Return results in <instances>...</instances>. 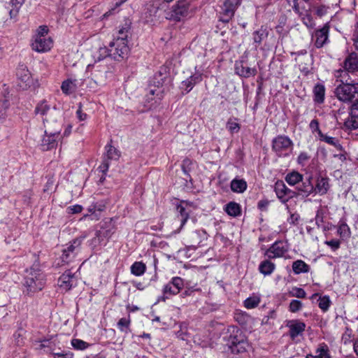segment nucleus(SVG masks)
I'll return each instance as SVG.
<instances>
[{
    "instance_id": "63",
    "label": "nucleus",
    "mask_w": 358,
    "mask_h": 358,
    "mask_svg": "<svg viewBox=\"0 0 358 358\" xmlns=\"http://www.w3.org/2000/svg\"><path fill=\"white\" fill-rule=\"evenodd\" d=\"M243 315H237L236 316V320L239 322V323H243L244 322V318H243Z\"/></svg>"
},
{
    "instance_id": "25",
    "label": "nucleus",
    "mask_w": 358,
    "mask_h": 358,
    "mask_svg": "<svg viewBox=\"0 0 358 358\" xmlns=\"http://www.w3.org/2000/svg\"><path fill=\"white\" fill-rule=\"evenodd\" d=\"M330 188L329 180L328 178L320 177L317 180L314 192L320 195H324L327 193Z\"/></svg>"
},
{
    "instance_id": "49",
    "label": "nucleus",
    "mask_w": 358,
    "mask_h": 358,
    "mask_svg": "<svg viewBox=\"0 0 358 358\" xmlns=\"http://www.w3.org/2000/svg\"><path fill=\"white\" fill-rule=\"evenodd\" d=\"M324 244L330 247L332 250L336 251L340 248L341 241L337 239H331L330 241H326Z\"/></svg>"
},
{
    "instance_id": "12",
    "label": "nucleus",
    "mask_w": 358,
    "mask_h": 358,
    "mask_svg": "<svg viewBox=\"0 0 358 358\" xmlns=\"http://www.w3.org/2000/svg\"><path fill=\"white\" fill-rule=\"evenodd\" d=\"M287 251V243L282 241H277L266 250L264 255L269 259L280 258L283 257Z\"/></svg>"
},
{
    "instance_id": "22",
    "label": "nucleus",
    "mask_w": 358,
    "mask_h": 358,
    "mask_svg": "<svg viewBox=\"0 0 358 358\" xmlns=\"http://www.w3.org/2000/svg\"><path fill=\"white\" fill-rule=\"evenodd\" d=\"M191 204L185 201H182L179 205L177 206V211L180 217V227H182L189 217L191 213Z\"/></svg>"
},
{
    "instance_id": "43",
    "label": "nucleus",
    "mask_w": 358,
    "mask_h": 358,
    "mask_svg": "<svg viewBox=\"0 0 358 358\" xmlns=\"http://www.w3.org/2000/svg\"><path fill=\"white\" fill-rule=\"evenodd\" d=\"M9 104L7 100L5 99L0 102V124H2L6 118V110Z\"/></svg>"
},
{
    "instance_id": "32",
    "label": "nucleus",
    "mask_w": 358,
    "mask_h": 358,
    "mask_svg": "<svg viewBox=\"0 0 358 358\" xmlns=\"http://www.w3.org/2000/svg\"><path fill=\"white\" fill-rule=\"evenodd\" d=\"M24 0H10L8 3V6L7 9L9 10V15L10 18L15 17L21 7L23 4Z\"/></svg>"
},
{
    "instance_id": "50",
    "label": "nucleus",
    "mask_w": 358,
    "mask_h": 358,
    "mask_svg": "<svg viewBox=\"0 0 358 358\" xmlns=\"http://www.w3.org/2000/svg\"><path fill=\"white\" fill-rule=\"evenodd\" d=\"M315 220L317 227L320 228V227H322L324 223V212L322 210H318L317 211Z\"/></svg>"
},
{
    "instance_id": "3",
    "label": "nucleus",
    "mask_w": 358,
    "mask_h": 358,
    "mask_svg": "<svg viewBox=\"0 0 358 358\" xmlns=\"http://www.w3.org/2000/svg\"><path fill=\"white\" fill-rule=\"evenodd\" d=\"M45 285L44 273L38 268L31 266L26 270V275L23 283V293L28 296H33L42 290Z\"/></svg>"
},
{
    "instance_id": "53",
    "label": "nucleus",
    "mask_w": 358,
    "mask_h": 358,
    "mask_svg": "<svg viewBox=\"0 0 358 358\" xmlns=\"http://www.w3.org/2000/svg\"><path fill=\"white\" fill-rule=\"evenodd\" d=\"M54 358H73V354L69 351L53 353Z\"/></svg>"
},
{
    "instance_id": "41",
    "label": "nucleus",
    "mask_w": 358,
    "mask_h": 358,
    "mask_svg": "<svg viewBox=\"0 0 358 358\" xmlns=\"http://www.w3.org/2000/svg\"><path fill=\"white\" fill-rule=\"evenodd\" d=\"M236 118L230 117L227 122V129L231 134L237 133L240 130V124L235 122Z\"/></svg>"
},
{
    "instance_id": "9",
    "label": "nucleus",
    "mask_w": 358,
    "mask_h": 358,
    "mask_svg": "<svg viewBox=\"0 0 358 358\" xmlns=\"http://www.w3.org/2000/svg\"><path fill=\"white\" fill-rule=\"evenodd\" d=\"M190 1L189 0H178L172 6L166 14V18L169 20L180 22L189 14Z\"/></svg>"
},
{
    "instance_id": "13",
    "label": "nucleus",
    "mask_w": 358,
    "mask_h": 358,
    "mask_svg": "<svg viewBox=\"0 0 358 358\" xmlns=\"http://www.w3.org/2000/svg\"><path fill=\"white\" fill-rule=\"evenodd\" d=\"M183 285V280L181 278L173 277L163 288L164 296L162 297V300L164 301L169 296L178 294L182 289Z\"/></svg>"
},
{
    "instance_id": "42",
    "label": "nucleus",
    "mask_w": 358,
    "mask_h": 358,
    "mask_svg": "<svg viewBox=\"0 0 358 358\" xmlns=\"http://www.w3.org/2000/svg\"><path fill=\"white\" fill-rule=\"evenodd\" d=\"M260 303V299L257 296L248 297L244 301V306L248 309L257 307Z\"/></svg>"
},
{
    "instance_id": "30",
    "label": "nucleus",
    "mask_w": 358,
    "mask_h": 358,
    "mask_svg": "<svg viewBox=\"0 0 358 358\" xmlns=\"http://www.w3.org/2000/svg\"><path fill=\"white\" fill-rule=\"evenodd\" d=\"M275 265L269 259L262 261L259 266V271L264 275H270L275 270Z\"/></svg>"
},
{
    "instance_id": "29",
    "label": "nucleus",
    "mask_w": 358,
    "mask_h": 358,
    "mask_svg": "<svg viewBox=\"0 0 358 358\" xmlns=\"http://www.w3.org/2000/svg\"><path fill=\"white\" fill-rule=\"evenodd\" d=\"M247 187V182L243 179L234 178L231 180L230 184L231 191L236 193L244 192Z\"/></svg>"
},
{
    "instance_id": "1",
    "label": "nucleus",
    "mask_w": 358,
    "mask_h": 358,
    "mask_svg": "<svg viewBox=\"0 0 358 358\" xmlns=\"http://www.w3.org/2000/svg\"><path fill=\"white\" fill-rule=\"evenodd\" d=\"M334 76L340 82L358 83V55L355 52L349 54L334 72Z\"/></svg>"
},
{
    "instance_id": "14",
    "label": "nucleus",
    "mask_w": 358,
    "mask_h": 358,
    "mask_svg": "<svg viewBox=\"0 0 358 358\" xmlns=\"http://www.w3.org/2000/svg\"><path fill=\"white\" fill-rule=\"evenodd\" d=\"M106 155L99 169L105 173L109 168V160H118L120 157V151L111 145H106L105 147Z\"/></svg>"
},
{
    "instance_id": "5",
    "label": "nucleus",
    "mask_w": 358,
    "mask_h": 358,
    "mask_svg": "<svg viewBox=\"0 0 358 358\" xmlns=\"http://www.w3.org/2000/svg\"><path fill=\"white\" fill-rule=\"evenodd\" d=\"M358 83L341 82L334 90L335 96L341 102L352 104L358 101Z\"/></svg>"
},
{
    "instance_id": "58",
    "label": "nucleus",
    "mask_w": 358,
    "mask_h": 358,
    "mask_svg": "<svg viewBox=\"0 0 358 358\" xmlns=\"http://www.w3.org/2000/svg\"><path fill=\"white\" fill-rule=\"evenodd\" d=\"M268 205V201L266 200H261L258 202L257 206L261 210H265Z\"/></svg>"
},
{
    "instance_id": "23",
    "label": "nucleus",
    "mask_w": 358,
    "mask_h": 358,
    "mask_svg": "<svg viewBox=\"0 0 358 358\" xmlns=\"http://www.w3.org/2000/svg\"><path fill=\"white\" fill-rule=\"evenodd\" d=\"M287 326L289 329V336L293 339L302 334L306 328L305 323L298 320L289 321Z\"/></svg>"
},
{
    "instance_id": "26",
    "label": "nucleus",
    "mask_w": 358,
    "mask_h": 358,
    "mask_svg": "<svg viewBox=\"0 0 358 358\" xmlns=\"http://www.w3.org/2000/svg\"><path fill=\"white\" fill-rule=\"evenodd\" d=\"M292 270L294 274L299 275L301 273H308L310 270V266L301 259H298L292 263Z\"/></svg>"
},
{
    "instance_id": "2",
    "label": "nucleus",
    "mask_w": 358,
    "mask_h": 358,
    "mask_svg": "<svg viewBox=\"0 0 358 358\" xmlns=\"http://www.w3.org/2000/svg\"><path fill=\"white\" fill-rule=\"evenodd\" d=\"M129 25L125 24L124 27L118 31L117 35L114 40L109 44L110 55L115 60H121L126 57L129 52V48L127 45V38L129 34Z\"/></svg>"
},
{
    "instance_id": "37",
    "label": "nucleus",
    "mask_w": 358,
    "mask_h": 358,
    "mask_svg": "<svg viewBox=\"0 0 358 358\" xmlns=\"http://www.w3.org/2000/svg\"><path fill=\"white\" fill-rule=\"evenodd\" d=\"M319 137L322 141H324L325 143L334 146L335 148H336L338 150H341L342 148L341 144L338 142V140H337L334 137L329 136L327 134H324L323 133H322Z\"/></svg>"
},
{
    "instance_id": "44",
    "label": "nucleus",
    "mask_w": 358,
    "mask_h": 358,
    "mask_svg": "<svg viewBox=\"0 0 358 358\" xmlns=\"http://www.w3.org/2000/svg\"><path fill=\"white\" fill-rule=\"evenodd\" d=\"M130 324L129 318L122 317L117 322L118 329L122 332H127Z\"/></svg>"
},
{
    "instance_id": "20",
    "label": "nucleus",
    "mask_w": 358,
    "mask_h": 358,
    "mask_svg": "<svg viewBox=\"0 0 358 358\" xmlns=\"http://www.w3.org/2000/svg\"><path fill=\"white\" fill-rule=\"evenodd\" d=\"M202 80V73L196 72L181 83L180 89L183 94L189 93L193 87Z\"/></svg>"
},
{
    "instance_id": "51",
    "label": "nucleus",
    "mask_w": 358,
    "mask_h": 358,
    "mask_svg": "<svg viewBox=\"0 0 358 358\" xmlns=\"http://www.w3.org/2000/svg\"><path fill=\"white\" fill-rule=\"evenodd\" d=\"M309 127L313 132H317L319 136L322 133L320 129L319 122L317 119H314L310 122Z\"/></svg>"
},
{
    "instance_id": "4",
    "label": "nucleus",
    "mask_w": 358,
    "mask_h": 358,
    "mask_svg": "<svg viewBox=\"0 0 358 358\" xmlns=\"http://www.w3.org/2000/svg\"><path fill=\"white\" fill-rule=\"evenodd\" d=\"M34 113L41 117L44 127L47 126V124L52 125L55 122L57 124H62L61 110L57 109L55 106L52 107L45 99L39 101L36 104Z\"/></svg>"
},
{
    "instance_id": "7",
    "label": "nucleus",
    "mask_w": 358,
    "mask_h": 358,
    "mask_svg": "<svg viewBox=\"0 0 358 358\" xmlns=\"http://www.w3.org/2000/svg\"><path fill=\"white\" fill-rule=\"evenodd\" d=\"M227 345L233 354H241L247 351L249 343L246 336L237 327H232L231 334L227 338Z\"/></svg>"
},
{
    "instance_id": "15",
    "label": "nucleus",
    "mask_w": 358,
    "mask_h": 358,
    "mask_svg": "<svg viewBox=\"0 0 358 358\" xmlns=\"http://www.w3.org/2000/svg\"><path fill=\"white\" fill-rule=\"evenodd\" d=\"M330 27L328 23L325 24L321 29L315 31L312 35L314 45L317 48H321L329 42V33Z\"/></svg>"
},
{
    "instance_id": "48",
    "label": "nucleus",
    "mask_w": 358,
    "mask_h": 358,
    "mask_svg": "<svg viewBox=\"0 0 358 358\" xmlns=\"http://www.w3.org/2000/svg\"><path fill=\"white\" fill-rule=\"evenodd\" d=\"M310 158V156L308 152H301L298 157L297 162L299 164H301V166H305Z\"/></svg>"
},
{
    "instance_id": "16",
    "label": "nucleus",
    "mask_w": 358,
    "mask_h": 358,
    "mask_svg": "<svg viewBox=\"0 0 358 358\" xmlns=\"http://www.w3.org/2000/svg\"><path fill=\"white\" fill-rule=\"evenodd\" d=\"M77 285V278L71 271H66L58 279V285L65 291Z\"/></svg>"
},
{
    "instance_id": "8",
    "label": "nucleus",
    "mask_w": 358,
    "mask_h": 358,
    "mask_svg": "<svg viewBox=\"0 0 358 358\" xmlns=\"http://www.w3.org/2000/svg\"><path fill=\"white\" fill-rule=\"evenodd\" d=\"M62 125V124H57L55 122L52 125L47 124V126L44 127L45 135L41 144L43 150H49L57 146Z\"/></svg>"
},
{
    "instance_id": "31",
    "label": "nucleus",
    "mask_w": 358,
    "mask_h": 358,
    "mask_svg": "<svg viewBox=\"0 0 358 358\" xmlns=\"http://www.w3.org/2000/svg\"><path fill=\"white\" fill-rule=\"evenodd\" d=\"M315 353V355L308 354L306 358H331L329 353L328 346L324 343L320 345Z\"/></svg>"
},
{
    "instance_id": "64",
    "label": "nucleus",
    "mask_w": 358,
    "mask_h": 358,
    "mask_svg": "<svg viewBox=\"0 0 358 358\" xmlns=\"http://www.w3.org/2000/svg\"><path fill=\"white\" fill-rule=\"evenodd\" d=\"M354 45L356 50H358V37L355 40Z\"/></svg>"
},
{
    "instance_id": "40",
    "label": "nucleus",
    "mask_w": 358,
    "mask_h": 358,
    "mask_svg": "<svg viewBox=\"0 0 358 358\" xmlns=\"http://www.w3.org/2000/svg\"><path fill=\"white\" fill-rule=\"evenodd\" d=\"M300 17L303 24L306 25L308 28L313 29L315 26V21L310 13L306 12L303 15H301V13H300Z\"/></svg>"
},
{
    "instance_id": "59",
    "label": "nucleus",
    "mask_w": 358,
    "mask_h": 358,
    "mask_svg": "<svg viewBox=\"0 0 358 358\" xmlns=\"http://www.w3.org/2000/svg\"><path fill=\"white\" fill-rule=\"evenodd\" d=\"M6 13L7 12L5 10H2L0 11V24L5 21Z\"/></svg>"
},
{
    "instance_id": "21",
    "label": "nucleus",
    "mask_w": 358,
    "mask_h": 358,
    "mask_svg": "<svg viewBox=\"0 0 358 358\" xmlns=\"http://www.w3.org/2000/svg\"><path fill=\"white\" fill-rule=\"evenodd\" d=\"M235 72L241 77L249 78L257 74V69L252 68L243 62H236L235 64Z\"/></svg>"
},
{
    "instance_id": "56",
    "label": "nucleus",
    "mask_w": 358,
    "mask_h": 358,
    "mask_svg": "<svg viewBox=\"0 0 358 358\" xmlns=\"http://www.w3.org/2000/svg\"><path fill=\"white\" fill-rule=\"evenodd\" d=\"M300 218V216L297 213H292L289 217L287 219V222L291 224H296Z\"/></svg>"
},
{
    "instance_id": "35",
    "label": "nucleus",
    "mask_w": 358,
    "mask_h": 358,
    "mask_svg": "<svg viewBox=\"0 0 358 358\" xmlns=\"http://www.w3.org/2000/svg\"><path fill=\"white\" fill-rule=\"evenodd\" d=\"M303 176L299 172L292 171L285 177L286 182L290 185H295L302 181Z\"/></svg>"
},
{
    "instance_id": "11",
    "label": "nucleus",
    "mask_w": 358,
    "mask_h": 358,
    "mask_svg": "<svg viewBox=\"0 0 358 358\" xmlns=\"http://www.w3.org/2000/svg\"><path fill=\"white\" fill-rule=\"evenodd\" d=\"M242 0H225L222 7L220 20L224 23H228L234 16Z\"/></svg>"
},
{
    "instance_id": "33",
    "label": "nucleus",
    "mask_w": 358,
    "mask_h": 358,
    "mask_svg": "<svg viewBox=\"0 0 358 358\" xmlns=\"http://www.w3.org/2000/svg\"><path fill=\"white\" fill-rule=\"evenodd\" d=\"M268 31L266 27L262 26L259 29L253 32V41L255 43L260 44L264 39L268 37Z\"/></svg>"
},
{
    "instance_id": "19",
    "label": "nucleus",
    "mask_w": 358,
    "mask_h": 358,
    "mask_svg": "<svg viewBox=\"0 0 358 358\" xmlns=\"http://www.w3.org/2000/svg\"><path fill=\"white\" fill-rule=\"evenodd\" d=\"M80 245V241L74 240L67 248L63 250L62 255L61 257L62 262L64 264H69L76 257L78 251L79 250L78 247Z\"/></svg>"
},
{
    "instance_id": "17",
    "label": "nucleus",
    "mask_w": 358,
    "mask_h": 358,
    "mask_svg": "<svg viewBox=\"0 0 358 358\" xmlns=\"http://www.w3.org/2000/svg\"><path fill=\"white\" fill-rule=\"evenodd\" d=\"M344 127L350 130L358 129V101L351 104L350 117L345 121Z\"/></svg>"
},
{
    "instance_id": "6",
    "label": "nucleus",
    "mask_w": 358,
    "mask_h": 358,
    "mask_svg": "<svg viewBox=\"0 0 358 358\" xmlns=\"http://www.w3.org/2000/svg\"><path fill=\"white\" fill-rule=\"evenodd\" d=\"M49 29L47 26H40L31 40V48L37 52H46L53 46V40L48 36Z\"/></svg>"
},
{
    "instance_id": "24",
    "label": "nucleus",
    "mask_w": 358,
    "mask_h": 358,
    "mask_svg": "<svg viewBox=\"0 0 358 358\" xmlns=\"http://www.w3.org/2000/svg\"><path fill=\"white\" fill-rule=\"evenodd\" d=\"M311 180L312 178L308 177L305 180H302L301 184H298L296 189L299 195L307 197L314 192V185L311 182Z\"/></svg>"
},
{
    "instance_id": "61",
    "label": "nucleus",
    "mask_w": 358,
    "mask_h": 358,
    "mask_svg": "<svg viewBox=\"0 0 358 358\" xmlns=\"http://www.w3.org/2000/svg\"><path fill=\"white\" fill-rule=\"evenodd\" d=\"M72 126L71 124H69L66 128L64 130V136H69L71 132Z\"/></svg>"
},
{
    "instance_id": "54",
    "label": "nucleus",
    "mask_w": 358,
    "mask_h": 358,
    "mask_svg": "<svg viewBox=\"0 0 358 358\" xmlns=\"http://www.w3.org/2000/svg\"><path fill=\"white\" fill-rule=\"evenodd\" d=\"M67 210L69 213L76 214L80 213L83 210V207L80 205L76 204L68 207Z\"/></svg>"
},
{
    "instance_id": "47",
    "label": "nucleus",
    "mask_w": 358,
    "mask_h": 358,
    "mask_svg": "<svg viewBox=\"0 0 358 358\" xmlns=\"http://www.w3.org/2000/svg\"><path fill=\"white\" fill-rule=\"evenodd\" d=\"M290 294L292 296L296 297V298H301L303 299L306 296V293L305 290L302 288L299 287H294L292 289V290L290 292Z\"/></svg>"
},
{
    "instance_id": "28",
    "label": "nucleus",
    "mask_w": 358,
    "mask_h": 358,
    "mask_svg": "<svg viewBox=\"0 0 358 358\" xmlns=\"http://www.w3.org/2000/svg\"><path fill=\"white\" fill-rule=\"evenodd\" d=\"M313 95L315 103L319 104L324 103L325 97L324 85L320 83L316 84L313 89Z\"/></svg>"
},
{
    "instance_id": "36",
    "label": "nucleus",
    "mask_w": 358,
    "mask_h": 358,
    "mask_svg": "<svg viewBox=\"0 0 358 358\" xmlns=\"http://www.w3.org/2000/svg\"><path fill=\"white\" fill-rule=\"evenodd\" d=\"M338 234L341 238H350L351 235V231L349 226L344 221H340L338 223V227L337 231Z\"/></svg>"
},
{
    "instance_id": "34",
    "label": "nucleus",
    "mask_w": 358,
    "mask_h": 358,
    "mask_svg": "<svg viewBox=\"0 0 358 358\" xmlns=\"http://www.w3.org/2000/svg\"><path fill=\"white\" fill-rule=\"evenodd\" d=\"M146 266L142 262H135L131 266V273L136 276H141L145 273Z\"/></svg>"
},
{
    "instance_id": "55",
    "label": "nucleus",
    "mask_w": 358,
    "mask_h": 358,
    "mask_svg": "<svg viewBox=\"0 0 358 358\" xmlns=\"http://www.w3.org/2000/svg\"><path fill=\"white\" fill-rule=\"evenodd\" d=\"M76 116L80 121H83L87 119V115L83 112L80 103L76 111Z\"/></svg>"
},
{
    "instance_id": "57",
    "label": "nucleus",
    "mask_w": 358,
    "mask_h": 358,
    "mask_svg": "<svg viewBox=\"0 0 358 358\" xmlns=\"http://www.w3.org/2000/svg\"><path fill=\"white\" fill-rule=\"evenodd\" d=\"M102 210H103V206H101L100 205L97 206L96 203H94L88 208V211L91 213H94L96 210L101 211Z\"/></svg>"
},
{
    "instance_id": "60",
    "label": "nucleus",
    "mask_w": 358,
    "mask_h": 358,
    "mask_svg": "<svg viewBox=\"0 0 358 358\" xmlns=\"http://www.w3.org/2000/svg\"><path fill=\"white\" fill-rule=\"evenodd\" d=\"M6 271L3 268L0 267V281L6 277Z\"/></svg>"
},
{
    "instance_id": "39",
    "label": "nucleus",
    "mask_w": 358,
    "mask_h": 358,
    "mask_svg": "<svg viewBox=\"0 0 358 358\" xmlns=\"http://www.w3.org/2000/svg\"><path fill=\"white\" fill-rule=\"evenodd\" d=\"M76 85L71 80H66L62 83L61 89L65 94H71L75 90Z\"/></svg>"
},
{
    "instance_id": "27",
    "label": "nucleus",
    "mask_w": 358,
    "mask_h": 358,
    "mask_svg": "<svg viewBox=\"0 0 358 358\" xmlns=\"http://www.w3.org/2000/svg\"><path fill=\"white\" fill-rule=\"evenodd\" d=\"M227 214L231 217H236L241 215V207L235 201L229 202L224 207Z\"/></svg>"
},
{
    "instance_id": "38",
    "label": "nucleus",
    "mask_w": 358,
    "mask_h": 358,
    "mask_svg": "<svg viewBox=\"0 0 358 358\" xmlns=\"http://www.w3.org/2000/svg\"><path fill=\"white\" fill-rule=\"evenodd\" d=\"M331 303L330 298L327 295L320 296L318 299V306L323 311L327 312Z\"/></svg>"
},
{
    "instance_id": "18",
    "label": "nucleus",
    "mask_w": 358,
    "mask_h": 358,
    "mask_svg": "<svg viewBox=\"0 0 358 358\" xmlns=\"http://www.w3.org/2000/svg\"><path fill=\"white\" fill-rule=\"evenodd\" d=\"M274 189L278 198L284 203L294 196V192L290 190L282 180H278L275 182Z\"/></svg>"
},
{
    "instance_id": "10",
    "label": "nucleus",
    "mask_w": 358,
    "mask_h": 358,
    "mask_svg": "<svg viewBox=\"0 0 358 358\" xmlns=\"http://www.w3.org/2000/svg\"><path fill=\"white\" fill-rule=\"evenodd\" d=\"M293 143L286 136L279 135L272 141V150L280 157H287L292 150Z\"/></svg>"
},
{
    "instance_id": "46",
    "label": "nucleus",
    "mask_w": 358,
    "mask_h": 358,
    "mask_svg": "<svg viewBox=\"0 0 358 358\" xmlns=\"http://www.w3.org/2000/svg\"><path fill=\"white\" fill-rule=\"evenodd\" d=\"M302 308V303L296 299L292 300L289 303V310L292 313H296Z\"/></svg>"
},
{
    "instance_id": "62",
    "label": "nucleus",
    "mask_w": 358,
    "mask_h": 358,
    "mask_svg": "<svg viewBox=\"0 0 358 358\" xmlns=\"http://www.w3.org/2000/svg\"><path fill=\"white\" fill-rule=\"evenodd\" d=\"M353 348H354V352H355V354L358 357V339H357L354 342Z\"/></svg>"
},
{
    "instance_id": "45",
    "label": "nucleus",
    "mask_w": 358,
    "mask_h": 358,
    "mask_svg": "<svg viewBox=\"0 0 358 358\" xmlns=\"http://www.w3.org/2000/svg\"><path fill=\"white\" fill-rule=\"evenodd\" d=\"M72 346L76 350H85L90 345L89 343L80 339H73L71 341Z\"/></svg>"
},
{
    "instance_id": "52",
    "label": "nucleus",
    "mask_w": 358,
    "mask_h": 358,
    "mask_svg": "<svg viewBox=\"0 0 358 358\" xmlns=\"http://www.w3.org/2000/svg\"><path fill=\"white\" fill-rule=\"evenodd\" d=\"M328 9L329 6H327L325 5H320L317 6L315 8V14L318 17H321L327 13Z\"/></svg>"
}]
</instances>
